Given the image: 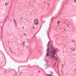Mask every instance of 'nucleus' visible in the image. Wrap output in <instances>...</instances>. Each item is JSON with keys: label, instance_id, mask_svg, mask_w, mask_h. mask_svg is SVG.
Segmentation results:
<instances>
[{"label": "nucleus", "instance_id": "nucleus-13", "mask_svg": "<svg viewBox=\"0 0 76 76\" xmlns=\"http://www.w3.org/2000/svg\"><path fill=\"white\" fill-rule=\"evenodd\" d=\"M46 56H48V54H47V55H46Z\"/></svg>", "mask_w": 76, "mask_h": 76}, {"label": "nucleus", "instance_id": "nucleus-23", "mask_svg": "<svg viewBox=\"0 0 76 76\" xmlns=\"http://www.w3.org/2000/svg\"><path fill=\"white\" fill-rule=\"evenodd\" d=\"M72 41V42H73V41Z\"/></svg>", "mask_w": 76, "mask_h": 76}, {"label": "nucleus", "instance_id": "nucleus-6", "mask_svg": "<svg viewBox=\"0 0 76 76\" xmlns=\"http://www.w3.org/2000/svg\"><path fill=\"white\" fill-rule=\"evenodd\" d=\"M51 45V42H49L48 44V45Z\"/></svg>", "mask_w": 76, "mask_h": 76}, {"label": "nucleus", "instance_id": "nucleus-24", "mask_svg": "<svg viewBox=\"0 0 76 76\" xmlns=\"http://www.w3.org/2000/svg\"><path fill=\"white\" fill-rule=\"evenodd\" d=\"M65 47H66V46H65Z\"/></svg>", "mask_w": 76, "mask_h": 76}, {"label": "nucleus", "instance_id": "nucleus-2", "mask_svg": "<svg viewBox=\"0 0 76 76\" xmlns=\"http://www.w3.org/2000/svg\"><path fill=\"white\" fill-rule=\"evenodd\" d=\"M34 24L36 25H38V19H35L34 20Z\"/></svg>", "mask_w": 76, "mask_h": 76}, {"label": "nucleus", "instance_id": "nucleus-21", "mask_svg": "<svg viewBox=\"0 0 76 76\" xmlns=\"http://www.w3.org/2000/svg\"><path fill=\"white\" fill-rule=\"evenodd\" d=\"M39 73H40V71H39Z\"/></svg>", "mask_w": 76, "mask_h": 76}, {"label": "nucleus", "instance_id": "nucleus-12", "mask_svg": "<svg viewBox=\"0 0 76 76\" xmlns=\"http://www.w3.org/2000/svg\"><path fill=\"white\" fill-rule=\"evenodd\" d=\"M72 49H73V50H72V51H75V49H74V48H72Z\"/></svg>", "mask_w": 76, "mask_h": 76}, {"label": "nucleus", "instance_id": "nucleus-1", "mask_svg": "<svg viewBox=\"0 0 76 76\" xmlns=\"http://www.w3.org/2000/svg\"><path fill=\"white\" fill-rule=\"evenodd\" d=\"M56 50L53 49L52 51L51 52V54L55 56L56 55Z\"/></svg>", "mask_w": 76, "mask_h": 76}, {"label": "nucleus", "instance_id": "nucleus-10", "mask_svg": "<svg viewBox=\"0 0 76 76\" xmlns=\"http://www.w3.org/2000/svg\"><path fill=\"white\" fill-rule=\"evenodd\" d=\"M24 35H25L26 36V34L25 33L24 34Z\"/></svg>", "mask_w": 76, "mask_h": 76}, {"label": "nucleus", "instance_id": "nucleus-22", "mask_svg": "<svg viewBox=\"0 0 76 76\" xmlns=\"http://www.w3.org/2000/svg\"><path fill=\"white\" fill-rule=\"evenodd\" d=\"M64 31H66V30H65V29H64Z\"/></svg>", "mask_w": 76, "mask_h": 76}, {"label": "nucleus", "instance_id": "nucleus-28", "mask_svg": "<svg viewBox=\"0 0 76 76\" xmlns=\"http://www.w3.org/2000/svg\"><path fill=\"white\" fill-rule=\"evenodd\" d=\"M62 66H63V64H62Z\"/></svg>", "mask_w": 76, "mask_h": 76}, {"label": "nucleus", "instance_id": "nucleus-26", "mask_svg": "<svg viewBox=\"0 0 76 76\" xmlns=\"http://www.w3.org/2000/svg\"><path fill=\"white\" fill-rule=\"evenodd\" d=\"M29 43H30V42H29Z\"/></svg>", "mask_w": 76, "mask_h": 76}, {"label": "nucleus", "instance_id": "nucleus-19", "mask_svg": "<svg viewBox=\"0 0 76 76\" xmlns=\"http://www.w3.org/2000/svg\"><path fill=\"white\" fill-rule=\"evenodd\" d=\"M27 41H29V39L27 40Z\"/></svg>", "mask_w": 76, "mask_h": 76}, {"label": "nucleus", "instance_id": "nucleus-8", "mask_svg": "<svg viewBox=\"0 0 76 76\" xmlns=\"http://www.w3.org/2000/svg\"><path fill=\"white\" fill-rule=\"evenodd\" d=\"M49 76H53L52 75H50V74H47Z\"/></svg>", "mask_w": 76, "mask_h": 76}, {"label": "nucleus", "instance_id": "nucleus-4", "mask_svg": "<svg viewBox=\"0 0 76 76\" xmlns=\"http://www.w3.org/2000/svg\"><path fill=\"white\" fill-rule=\"evenodd\" d=\"M50 48H52V50L53 49V46H52V45L49 46L48 48L47 49V52L48 53V50H49V49H50Z\"/></svg>", "mask_w": 76, "mask_h": 76}, {"label": "nucleus", "instance_id": "nucleus-7", "mask_svg": "<svg viewBox=\"0 0 76 76\" xmlns=\"http://www.w3.org/2000/svg\"><path fill=\"white\" fill-rule=\"evenodd\" d=\"M60 23V21H58L57 22V23H58V24H59V23Z\"/></svg>", "mask_w": 76, "mask_h": 76}, {"label": "nucleus", "instance_id": "nucleus-14", "mask_svg": "<svg viewBox=\"0 0 76 76\" xmlns=\"http://www.w3.org/2000/svg\"><path fill=\"white\" fill-rule=\"evenodd\" d=\"M75 3H76V0H75Z\"/></svg>", "mask_w": 76, "mask_h": 76}, {"label": "nucleus", "instance_id": "nucleus-3", "mask_svg": "<svg viewBox=\"0 0 76 76\" xmlns=\"http://www.w3.org/2000/svg\"><path fill=\"white\" fill-rule=\"evenodd\" d=\"M44 67L45 68V69H47V68L49 67V65L45 64L44 65Z\"/></svg>", "mask_w": 76, "mask_h": 76}, {"label": "nucleus", "instance_id": "nucleus-16", "mask_svg": "<svg viewBox=\"0 0 76 76\" xmlns=\"http://www.w3.org/2000/svg\"><path fill=\"white\" fill-rule=\"evenodd\" d=\"M23 44L24 45L25 44H25V42H23Z\"/></svg>", "mask_w": 76, "mask_h": 76}, {"label": "nucleus", "instance_id": "nucleus-15", "mask_svg": "<svg viewBox=\"0 0 76 76\" xmlns=\"http://www.w3.org/2000/svg\"><path fill=\"white\" fill-rule=\"evenodd\" d=\"M33 28H34V29H35V28H34V26H33Z\"/></svg>", "mask_w": 76, "mask_h": 76}, {"label": "nucleus", "instance_id": "nucleus-25", "mask_svg": "<svg viewBox=\"0 0 76 76\" xmlns=\"http://www.w3.org/2000/svg\"><path fill=\"white\" fill-rule=\"evenodd\" d=\"M71 50H72V48H71Z\"/></svg>", "mask_w": 76, "mask_h": 76}, {"label": "nucleus", "instance_id": "nucleus-9", "mask_svg": "<svg viewBox=\"0 0 76 76\" xmlns=\"http://www.w3.org/2000/svg\"><path fill=\"white\" fill-rule=\"evenodd\" d=\"M26 48H27V49H28V46H26Z\"/></svg>", "mask_w": 76, "mask_h": 76}, {"label": "nucleus", "instance_id": "nucleus-17", "mask_svg": "<svg viewBox=\"0 0 76 76\" xmlns=\"http://www.w3.org/2000/svg\"><path fill=\"white\" fill-rule=\"evenodd\" d=\"M7 5H8V4H9L8 3H7Z\"/></svg>", "mask_w": 76, "mask_h": 76}, {"label": "nucleus", "instance_id": "nucleus-20", "mask_svg": "<svg viewBox=\"0 0 76 76\" xmlns=\"http://www.w3.org/2000/svg\"><path fill=\"white\" fill-rule=\"evenodd\" d=\"M23 29H24V26H23Z\"/></svg>", "mask_w": 76, "mask_h": 76}, {"label": "nucleus", "instance_id": "nucleus-5", "mask_svg": "<svg viewBox=\"0 0 76 76\" xmlns=\"http://www.w3.org/2000/svg\"><path fill=\"white\" fill-rule=\"evenodd\" d=\"M51 57L52 58H53L56 60H57V57H56V56H54L52 55L51 56Z\"/></svg>", "mask_w": 76, "mask_h": 76}, {"label": "nucleus", "instance_id": "nucleus-27", "mask_svg": "<svg viewBox=\"0 0 76 76\" xmlns=\"http://www.w3.org/2000/svg\"><path fill=\"white\" fill-rule=\"evenodd\" d=\"M20 20H21V19Z\"/></svg>", "mask_w": 76, "mask_h": 76}, {"label": "nucleus", "instance_id": "nucleus-11", "mask_svg": "<svg viewBox=\"0 0 76 76\" xmlns=\"http://www.w3.org/2000/svg\"><path fill=\"white\" fill-rule=\"evenodd\" d=\"M7 4L6 3H5V5H6V6H7V5L6 4Z\"/></svg>", "mask_w": 76, "mask_h": 76}, {"label": "nucleus", "instance_id": "nucleus-18", "mask_svg": "<svg viewBox=\"0 0 76 76\" xmlns=\"http://www.w3.org/2000/svg\"><path fill=\"white\" fill-rule=\"evenodd\" d=\"M14 22H16V20H14Z\"/></svg>", "mask_w": 76, "mask_h": 76}]
</instances>
